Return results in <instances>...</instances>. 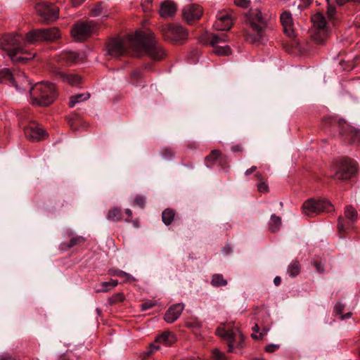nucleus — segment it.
Wrapping results in <instances>:
<instances>
[{"label": "nucleus", "instance_id": "f257e3e1", "mask_svg": "<svg viewBox=\"0 0 360 360\" xmlns=\"http://www.w3.org/2000/svg\"><path fill=\"white\" fill-rule=\"evenodd\" d=\"M129 46L135 51H143L153 60L165 58L166 52L153 32L137 31L129 39Z\"/></svg>", "mask_w": 360, "mask_h": 360}, {"label": "nucleus", "instance_id": "f03ea898", "mask_svg": "<svg viewBox=\"0 0 360 360\" xmlns=\"http://www.w3.org/2000/svg\"><path fill=\"white\" fill-rule=\"evenodd\" d=\"M24 37L19 34H5L0 37V49L7 51L14 63H25L34 57V53L24 51Z\"/></svg>", "mask_w": 360, "mask_h": 360}, {"label": "nucleus", "instance_id": "7ed1b4c3", "mask_svg": "<svg viewBox=\"0 0 360 360\" xmlns=\"http://www.w3.org/2000/svg\"><path fill=\"white\" fill-rule=\"evenodd\" d=\"M246 20L252 30H245L244 37L246 41L253 44L262 39L265 29L267 27V20L262 16L260 10L250 9L246 13Z\"/></svg>", "mask_w": 360, "mask_h": 360}, {"label": "nucleus", "instance_id": "20e7f679", "mask_svg": "<svg viewBox=\"0 0 360 360\" xmlns=\"http://www.w3.org/2000/svg\"><path fill=\"white\" fill-rule=\"evenodd\" d=\"M30 93L31 103L39 106H47L57 97L55 85L46 82L35 84L32 86Z\"/></svg>", "mask_w": 360, "mask_h": 360}, {"label": "nucleus", "instance_id": "39448f33", "mask_svg": "<svg viewBox=\"0 0 360 360\" xmlns=\"http://www.w3.org/2000/svg\"><path fill=\"white\" fill-rule=\"evenodd\" d=\"M333 210V205L326 200H306L302 205V212L304 215L311 217L321 212H330Z\"/></svg>", "mask_w": 360, "mask_h": 360}, {"label": "nucleus", "instance_id": "423d86ee", "mask_svg": "<svg viewBox=\"0 0 360 360\" xmlns=\"http://www.w3.org/2000/svg\"><path fill=\"white\" fill-rule=\"evenodd\" d=\"M60 37L57 27L34 30L26 34L25 42L35 44L42 41H53Z\"/></svg>", "mask_w": 360, "mask_h": 360}, {"label": "nucleus", "instance_id": "0eeeda50", "mask_svg": "<svg viewBox=\"0 0 360 360\" xmlns=\"http://www.w3.org/2000/svg\"><path fill=\"white\" fill-rule=\"evenodd\" d=\"M165 40L170 42H179L187 38L188 32L181 25L166 24L160 27Z\"/></svg>", "mask_w": 360, "mask_h": 360}, {"label": "nucleus", "instance_id": "6e6552de", "mask_svg": "<svg viewBox=\"0 0 360 360\" xmlns=\"http://www.w3.org/2000/svg\"><path fill=\"white\" fill-rule=\"evenodd\" d=\"M9 82L11 83L19 91H25L28 86L30 85L29 81L27 79L23 73H22L20 75H18L15 77L11 73L9 69H0V82Z\"/></svg>", "mask_w": 360, "mask_h": 360}, {"label": "nucleus", "instance_id": "1a4fd4ad", "mask_svg": "<svg viewBox=\"0 0 360 360\" xmlns=\"http://www.w3.org/2000/svg\"><path fill=\"white\" fill-rule=\"evenodd\" d=\"M357 172L356 163L352 159L343 158L340 161L338 169L333 177L335 179L347 180Z\"/></svg>", "mask_w": 360, "mask_h": 360}, {"label": "nucleus", "instance_id": "9d476101", "mask_svg": "<svg viewBox=\"0 0 360 360\" xmlns=\"http://www.w3.org/2000/svg\"><path fill=\"white\" fill-rule=\"evenodd\" d=\"M345 217L349 221H346L342 217L338 218V230L340 234L345 233L357 221V211L352 206L347 205L345 208Z\"/></svg>", "mask_w": 360, "mask_h": 360}, {"label": "nucleus", "instance_id": "9b49d317", "mask_svg": "<svg viewBox=\"0 0 360 360\" xmlns=\"http://www.w3.org/2000/svg\"><path fill=\"white\" fill-rule=\"evenodd\" d=\"M311 22L316 32L314 39L318 44H321L328 32L326 18L323 14L318 13L312 15Z\"/></svg>", "mask_w": 360, "mask_h": 360}, {"label": "nucleus", "instance_id": "f8f14e48", "mask_svg": "<svg viewBox=\"0 0 360 360\" xmlns=\"http://www.w3.org/2000/svg\"><path fill=\"white\" fill-rule=\"evenodd\" d=\"M36 11L44 22L53 21L58 18L59 8L52 4H39L36 6Z\"/></svg>", "mask_w": 360, "mask_h": 360}, {"label": "nucleus", "instance_id": "ddd939ff", "mask_svg": "<svg viewBox=\"0 0 360 360\" xmlns=\"http://www.w3.org/2000/svg\"><path fill=\"white\" fill-rule=\"evenodd\" d=\"M338 127L345 141L349 144H360V129L349 126L344 121L338 122Z\"/></svg>", "mask_w": 360, "mask_h": 360}, {"label": "nucleus", "instance_id": "4468645a", "mask_svg": "<svg viewBox=\"0 0 360 360\" xmlns=\"http://www.w3.org/2000/svg\"><path fill=\"white\" fill-rule=\"evenodd\" d=\"M95 27L93 21L76 23L71 30L73 38L77 41H83L90 37Z\"/></svg>", "mask_w": 360, "mask_h": 360}, {"label": "nucleus", "instance_id": "2eb2a0df", "mask_svg": "<svg viewBox=\"0 0 360 360\" xmlns=\"http://www.w3.org/2000/svg\"><path fill=\"white\" fill-rule=\"evenodd\" d=\"M127 43L120 38L111 39L107 45L108 53L115 58L122 56L125 54Z\"/></svg>", "mask_w": 360, "mask_h": 360}, {"label": "nucleus", "instance_id": "dca6fc26", "mask_svg": "<svg viewBox=\"0 0 360 360\" xmlns=\"http://www.w3.org/2000/svg\"><path fill=\"white\" fill-rule=\"evenodd\" d=\"M23 131L25 137L32 142L39 141L46 135L45 131L38 127L35 123L24 127Z\"/></svg>", "mask_w": 360, "mask_h": 360}, {"label": "nucleus", "instance_id": "f3484780", "mask_svg": "<svg viewBox=\"0 0 360 360\" xmlns=\"http://www.w3.org/2000/svg\"><path fill=\"white\" fill-rule=\"evenodd\" d=\"M183 17L188 23L200 18L202 14V7L198 4H188L183 8Z\"/></svg>", "mask_w": 360, "mask_h": 360}, {"label": "nucleus", "instance_id": "a211bd4d", "mask_svg": "<svg viewBox=\"0 0 360 360\" xmlns=\"http://www.w3.org/2000/svg\"><path fill=\"white\" fill-rule=\"evenodd\" d=\"M233 25L231 15L227 12L220 11L217 15V20L213 26L217 30H229Z\"/></svg>", "mask_w": 360, "mask_h": 360}, {"label": "nucleus", "instance_id": "6ab92c4d", "mask_svg": "<svg viewBox=\"0 0 360 360\" xmlns=\"http://www.w3.org/2000/svg\"><path fill=\"white\" fill-rule=\"evenodd\" d=\"M53 73L58 79L71 86H76L81 82V77L79 75L67 73L60 68H55Z\"/></svg>", "mask_w": 360, "mask_h": 360}, {"label": "nucleus", "instance_id": "aec40b11", "mask_svg": "<svg viewBox=\"0 0 360 360\" xmlns=\"http://www.w3.org/2000/svg\"><path fill=\"white\" fill-rule=\"evenodd\" d=\"M184 309L183 303H178L171 306L166 311L164 319L168 323H172L176 321Z\"/></svg>", "mask_w": 360, "mask_h": 360}, {"label": "nucleus", "instance_id": "412c9836", "mask_svg": "<svg viewBox=\"0 0 360 360\" xmlns=\"http://www.w3.org/2000/svg\"><path fill=\"white\" fill-rule=\"evenodd\" d=\"M82 59L79 53L64 50L58 55V60L60 63L70 65L77 63Z\"/></svg>", "mask_w": 360, "mask_h": 360}, {"label": "nucleus", "instance_id": "4be33fe9", "mask_svg": "<svg viewBox=\"0 0 360 360\" xmlns=\"http://www.w3.org/2000/svg\"><path fill=\"white\" fill-rule=\"evenodd\" d=\"M280 18L284 32L290 37H294V25L291 13L288 11H284L281 14Z\"/></svg>", "mask_w": 360, "mask_h": 360}, {"label": "nucleus", "instance_id": "5701e85b", "mask_svg": "<svg viewBox=\"0 0 360 360\" xmlns=\"http://www.w3.org/2000/svg\"><path fill=\"white\" fill-rule=\"evenodd\" d=\"M216 334L227 341L229 347L228 352H232L236 336L235 332L233 330H226L224 328L219 327L216 330Z\"/></svg>", "mask_w": 360, "mask_h": 360}, {"label": "nucleus", "instance_id": "b1692460", "mask_svg": "<svg viewBox=\"0 0 360 360\" xmlns=\"http://www.w3.org/2000/svg\"><path fill=\"white\" fill-rule=\"evenodd\" d=\"M176 11V4L171 1H165L160 5L159 13L162 18L173 16Z\"/></svg>", "mask_w": 360, "mask_h": 360}, {"label": "nucleus", "instance_id": "393cba45", "mask_svg": "<svg viewBox=\"0 0 360 360\" xmlns=\"http://www.w3.org/2000/svg\"><path fill=\"white\" fill-rule=\"evenodd\" d=\"M175 335L169 331L162 333L155 338V342L165 344V345H172L176 342Z\"/></svg>", "mask_w": 360, "mask_h": 360}, {"label": "nucleus", "instance_id": "a878e982", "mask_svg": "<svg viewBox=\"0 0 360 360\" xmlns=\"http://www.w3.org/2000/svg\"><path fill=\"white\" fill-rule=\"evenodd\" d=\"M176 212L173 209L167 208L162 213V222L166 225H170L174 219Z\"/></svg>", "mask_w": 360, "mask_h": 360}, {"label": "nucleus", "instance_id": "bb28decb", "mask_svg": "<svg viewBox=\"0 0 360 360\" xmlns=\"http://www.w3.org/2000/svg\"><path fill=\"white\" fill-rule=\"evenodd\" d=\"M301 269V265L297 260H292L288 265L287 269V273L290 277H296L300 273Z\"/></svg>", "mask_w": 360, "mask_h": 360}, {"label": "nucleus", "instance_id": "cd10ccee", "mask_svg": "<svg viewBox=\"0 0 360 360\" xmlns=\"http://www.w3.org/2000/svg\"><path fill=\"white\" fill-rule=\"evenodd\" d=\"M107 218L108 220L112 221H118L122 219V213L120 208L117 207H115L109 210Z\"/></svg>", "mask_w": 360, "mask_h": 360}, {"label": "nucleus", "instance_id": "c85d7f7f", "mask_svg": "<svg viewBox=\"0 0 360 360\" xmlns=\"http://www.w3.org/2000/svg\"><path fill=\"white\" fill-rule=\"evenodd\" d=\"M90 98V94H78L72 96L70 98L69 106L73 108L77 103L88 100Z\"/></svg>", "mask_w": 360, "mask_h": 360}, {"label": "nucleus", "instance_id": "c756f323", "mask_svg": "<svg viewBox=\"0 0 360 360\" xmlns=\"http://www.w3.org/2000/svg\"><path fill=\"white\" fill-rule=\"evenodd\" d=\"M255 177L258 181L257 184V190L260 193H268L269 186L261 173H257Z\"/></svg>", "mask_w": 360, "mask_h": 360}, {"label": "nucleus", "instance_id": "7c9ffc66", "mask_svg": "<svg viewBox=\"0 0 360 360\" xmlns=\"http://www.w3.org/2000/svg\"><path fill=\"white\" fill-rule=\"evenodd\" d=\"M281 225V219L276 214H272L269 223V228L271 232H276L279 230Z\"/></svg>", "mask_w": 360, "mask_h": 360}, {"label": "nucleus", "instance_id": "2f4dec72", "mask_svg": "<svg viewBox=\"0 0 360 360\" xmlns=\"http://www.w3.org/2000/svg\"><path fill=\"white\" fill-rule=\"evenodd\" d=\"M221 157V152L219 150H213L209 155L205 158L207 167H212Z\"/></svg>", "mask_w": 360, "mask_h": 360}, {"label": "nucleus", "instance_id": "473e14b6", "mask_svg": "<svg viewBox=\"0 0 360 360\" xmlns=\"http://www.w3.org/2000/svg\"><path fill=\"white\" fill-rule=\"evenodd\" d=\"M211 284L214 287H221L227 285V281L219 274H214L212 276Z\"/></svg>", "mask_w": 360, "mask_h": 360}, {"label": "nucleus", "instance_id": "72a5a7b5", "mask_svg": "<svg viewBox=\"0 0 360 360\" xmlns=\"http://www.w3.org/2000/svg\"><path fill=\"white\" fill-rule=\"evenodd\" d=\"M228 41V36L225 33H221L219 34H212L210 37V44L212 46H215L221 42H226Z\"/></svg>", "mask_w": 360, "mask_h": 360}, {"label": "nucleus", "instance_id": "f704fd0d", "mask_svg": "<svg viewBox=\"0 0 360 360\" xmlns=\"http://www.w3.org/2000/svg\"><path fill=\"white\" fill-rule=\"evenodd\" d=\"M213 47L214 53L218 56H229L231 53V48L228 45L221 46L217 44Z\"/></svg>", "mask_w": 360, "mask_h": 360}, {"label": "nucleus", "instance_id": "c9c22d12", "mask_svg": "<svg viewBox=\"0 0 360 360\" xmlns=\"http://www.w3.org/2000/svg\"><path fill=\"white\" fill-rule=\"evenodd\" d=\"M327 17L330 22L335 25L338 18H337V12L335 7L333 5H330L328 6L327 9Z\"/></svg>", "mask_w": 360, "mask_h": 360}, {"label": "nucleus", "instance_id": "e433bc0d", "mask_svg": "<svg viewBox=\"0 0 360 360\" xmlns=\"http://www.w3.org/2000/svg\"><path fill=\"white\" fill-rule=\"evenodd\" d=\"M110 274L112 276H117L119 277L124 278L126 281H134L136 279L129 274L124 272L122 270H110Z\"/></svg>", "mask_w": 360, "mask_h": 360}, {"label": "nucleus", "instance_id": "4c0bfd02", "mask_svg": "<svg viewBox=\"0 0 360 360\" xmlns=\"http://www.w3.org/2000/svg\"><path fill=\"white\" fill-rule=\"evenodd\" d=\"M85 241V238L82 236H74L72 237L69 243L64 244L68 248H71L75 245L81 244Z\"/></svg>", "mask_w": 360, "mask_h": 360}, {"label": "nucleus", "instance_id": "58836bf2", "mask_svg": "<svg viewBox=\"0 0 360 360\" xmlns=\"http://www.w3.org/2000/svg\"><path fill=\"white\" fill-rule=\"evenodd\" d=\"M124 295L122 292H117L114 294L108 299V302L110 304H114L115 303L121 302L124 300Z\"/></svg>", "mask_w": 360, "mask_h": 360}, {"label": "nucleus", "instance_id": "ea45409f", "mask_svg": "<svg viewBox=\"0 0 360 360\" xmlns=\"http://www.w3.org/2000/svg\"><path fill=\"white\" fill-rule=\"evenodd\" d=\"M142 77L143 73L139 69L134 70L130 75V79L134 84H136Z\"/></svg>", "mask_w": 360, "mask_h": 360}, {"label": "nucleus", "instance_id": "a19ab883", "mask_svg": "<svg viewBox=\"0 0 360 360\" xmlns=\"http://www.w3.org/2000/svg\"><path fill=\"white\" fill-rule=\"evenodd\" d=\"M212 358L214 360H228L225 354L217 348L212 350Z\"/></svg>", "mask_w": 360, "mask_h": 360}, {"label": "nucleus", "instance_id": "79ce46f5", "mask_svg": "<svg viewBox=\"0 0 360 360\" xmlns=\"http://www.w3.org/2000/svg\"><path fill=\"white\" fill-rule=\"evenodd\" d=\"M161 155L166 160H171L174 156V153L171 148H163L161 150Z\"/></svg>", "mask_w": 360, "mask_h": 360}, {"label": "nucleus", "instance_id": "37998d69", "mask_svg": "<svg viewBox=\"0 0 360 360\" xmlns=\"http://www.w3.org/2000/svg\"><path fill=\"white\" fill-rule=\"evenodd\" d=\"M103 7L102 2H98L93 8L91 9V15L92 16H98L102 13Z\"/></svg>", "mask_w": 360, "mask_h": 360}, {"label": "nucleus", "instance_id": "c03bdc74", "mask_svg": "<svg viewBox=\"0 0 360 360\" xmlns=\"http://www.w3.org/2000/svg\"><path fill=\"white\" fill-rule=\"evenodd\" d=\"M269 326H264L262 328V331L259 332V335H257L255 333L252 334V338L255 340H262L264 335L267 334V333L269 331Z\"/></svg>", "mask_w": 360, "mask_h": 360}, {"label": "nucleus", "instance_id": "a18cd8bd", "mask_svg": "<svg viewBox=\"0 0 360 360\" xmlns=\"http://www.w3.org/2000/svg\"><path fill=\"white\" fill-rule=\"evenodd\" d=\"M134 204L141 208H144L146 205V198L143 195H137L134 200Z\"/></svg>", "mask_w": 360, "mask_h": 360}, {"label": "nucleus", "instance_id": "49530a36", "mask_svg": "<svg viewBox=\"0 0 360 360\" xmlns=\"http://www.w3.org/2000/svg\"><path fill=\"white\" fill-rule=\"evenodd\" d=\"M234 3L237 6L246 8L249 7L250 1L249 0H234Z\"/></svg>", "mask_w": 360, "mask_h": 360}, {"label": "nucleus", "instance_id": "de8ad7c7", "mask_svg": "<svg viewBox=\"0 0 360 360\" xmlns=\"http://www.w3.org/2000/svg\"><path fill=\"white\" fill-rule=\"evenodd\" d=\"M155 303L151 300L145 302L141 304V311H146L150 308H152L153 306H155Z\"/></svg>", "mask_w": 360, "mask_h": 360}, {"label": "nucleus", "instance_id": "09e8293b", "mask_svg": "<svg viewBox=\"0 0 360 360\" xmlns=\"http://www.w3.org/2000/svg\"><path fill=\"white\" fill-rule=\"evenodd\" d=\"M345 305L340 302H338L336 303L334 307L335 312L338 315H342L343 311H344Z\"/></svg>", "mask_w": 360, "mask_h": 360}, {"label": "nucleus", "instance_id": "8fccbe9b", "mask_svg": "<svg viewBox=\"0 0 360 360\" xmlns=\"http://www.w3.org/2000/svg\"><path fill=\"white\" fill-rule=\"evenodd\" d=\"M311 264L316 268V270L317 271V272H319V273L324 272V269H323V264L321 262L317 261V260H314L311 262Z\"/></svg>", "mask_w": 360, "mask_h": 360}, {"label": "nucleus", "instance_id": "3c124183", "mask_svg": "<svg viewBox=\"0 0 360 360\" xmlns=\"http://www.w3.org/2000/svg\"><path fill=\"white\" fill-rule=\"evenodd\" d=\"M279 348L278 345L269 344L265 347V351L266 352L272 353Z\"/></svg>", "mask_w": 360, "mask_h": 360}, {"label": "nucleus", "instance_id": "603ef678", "mask_svg": "<svg viewBox=\"0 0 360 360\" xmlns=\"http://www.w3.org/2000/svg\"><path fill=\"white\" fill-rule=\"evenodd\" d=\"M152 2L153 0H143L141 5L144 11H149L150 10Z\"/></svg>", "mask_w": 360, "mask_h": 360}, {"label": "nucleus", "instance_id": "864d4df0", "mask_svg": "<svg viewBox=\"0 0 360 360\" xmlns=\"http://www.w3.org/2000/svg\"><path fill=\"white\" fill-rule=\"evenodd\" d=\"M101 285L103 287V288L101 289H98L96 291L98 292H108L109 291L111 288H110V285L109 283V282H103L101 283Z\"/></svg>", "mask_w": 360, "mask_h": 360}, {"label": "nucleus", "instance_id": "5fc2aeb1", "mask_svg": "<svg viewBox=\"0 0 360 360\" xmlns=\"http://www.w3.org/2000/svg\"><path fill=\"white\" fill-rule=\"evenodd\" d=\"M0 360H18L8 353H4L0 356Z\"/></svg>", "mask_w": 360, "mask_h": 360}, {"label": "nucleus", "instance_id": "6e6d98bb", "mask_svg": "<svg viewBox=\"0 0 360 360\" xmlns=\"http://www.w3.org/2000/svg\"><path fill=\"white\" fill-rule=\"evenodd\" d=\"M159 348V346L155 345L154 344H151L149 347L148 351L146 352V354L148 356L150 354H152L154 351L158 350Z\"/></svg>", "mask_w": 360, "mask_h": 360}, {"label": "nucleus", "instance_id": "4d7b16f0", "mask_svg": "<svg viewBox=\"0 0 360 360\" xmlns=\"http://www.w3.org/2000/svg\"><path fill=\"white\" fill-rule=\"evenodd\" d=\"M231 150L233 152H242L243 151V148L239 144H236V145H234L231 147Z\"/></svg>", "mask_w": 360, "mask_h": 360}, {"label": "nucleus", "instance_id": "13d9d810", "mask_svg": "<svg viewBox=\"0 0 360 360\" xmlns=\"http://www.w3.org/2000/svg\"><path fill=\"white\" fill-rule=\"evenodd\" d=\"M75 356L72 352L68 353L67 355L63 356L60 360H75Z\"/></svg>", "mask_w": 360, "mask_h": 360}, {"label": "nucleus", "instance_id": "bf43d9fd", "mask_svg": "<svg viewBox=\"0 0 360 360\" xmlns=\"http://www.w3.org/2000/svg\"><path fill=\"white\" fill-rule=\"evenodd\" d=\"M256 170H257V167L256 166H252L250 168L248 169L245 171V174L248 176V175L252 174L253 172H255Z\"/></svg>", "mask_w": 360, "mask_h": 360}, {"label": "nucleus", "instance_id": "052dcab7", "mask_svg": "<svg viewBox=\"0 0 360 360\" xmlns=\"http://www.w3.org/2000/svg\"><path fill=\"white\" fill-rule=\"evenodd\" d=\"M125 212L128 216V218L125 219L127 222H129L131 221V219L132 218V212L130 209H126Z\"/></svg>", "mask_w": 360, "mask_h": 360}, {"label": "nucleus", "instance_id": "680f3d73", "mask_svg": "<svg viewBox=\"0 0 360 360\" xmlns=\"http://www.w3.org/2000/svg\"><path fill=\"white\" fill-rule=\"evenodd\" d=\"M73 6L76 7L81 5L85 0H70Z\"/></svg>", "mask_w": 360, "mask_h": 360}, {"label": "nucleus", "instance_id": "e2e57ef3", "mask_svg": "<svg viewBox=\"0 0 360 360\" xmlns=\"http://www.w3.org/2000/svg\"><path fill=\"white\" fill-rule=\"evenodd\" d=\"M109 283L110 285V288L112 289V288H114L115 287H116L117 285L118 281L117 280L111 279L109 281Z\"/></svg>", "mask_w": 360, "mask_h": 360}, {"label": "nucleus", "instance_id": "0e129e2a", "mask_svg": "<svg viewBox=\"0 0 360 360\" xmlns=\"http://www.w3.org/2000/svg\"><path fill=\"white\" fill-rule=\"evenodd\" d=\"M281 278L280 276H276L274 279V283L275 285L278 286L281 284Z\"/></svg>", "mask_w": 360, "mask_h": 360}, {"label": "nucleus", "instance_id": "69168bd1", "mask_svg": "<svg viewBox=\"0 0 360 360\" xmlns=\"http://www.w3.org/2000/svg\"><path fill=\"white\" fill-rule=\"evenodd\" d=\"M336 3L339 6H343L345 4L350 1L349 0H335Z\"/></svg>", "mask_w": 360, "mask_h": 360}, {"label": "nucleus", "instance_id": "338daca9", "mask_svg": "<svg viewBox=\"0 0 360 360\" xmlns=\"http://www.w3.org/2000/svg\"><path fill=\"white\" fill-rule=\"evenodd\" d=\"M252 330L254 333H259L260 331V328L258 326V324H255L253 327H252Z\"/></svg>", "mask_w": 360, "mask_h": 360}, {"label": "nucleus", "instance_id": "774afa93", "mask_svg": "<svg viewBox=\"0 0 360 360\" xmlns=\"http://www.w3.org/2000/svg\"><path fill=\"white\" fill-rule=\"evenodd\" d=\"M352 316V313L350 312H348L344 315H341V319H349V317H351Z\"/></svg>", "mask_w": 360, "mask_h": 360}]
</instances>
